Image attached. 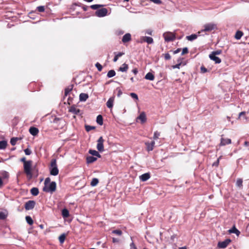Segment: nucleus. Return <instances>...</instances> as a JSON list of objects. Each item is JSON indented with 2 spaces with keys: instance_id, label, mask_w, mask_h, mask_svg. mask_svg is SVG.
<instances>
[{
  "instance_id": "obj_1",
  "label": "nucleus",
  "mask_w": 249,
  "mask_h": 249,
  "mask_svg": "<svg viewBox=\"0 0 249 249\" xmlns=\"http://www.w3.org/2000/svg\"><path fill=\"white\" fill-rule=\"evenodd\" d=\"M56 184L55 181L51 182L50 178H47L44 181V187L43 191L47 193H53L56 190Z\"/></svg>"
},
{
  "instance_id": "obj_2",
  "label": "nucleus",
  "mask_w": 249,
  "mask_h": 249,
  "mask_svg": "<svg viewBox=\"0 0 249 249\" xmlns=\"http://www.w3.org/2000/svg\"><path fill=\"white\" fill-rule=\"evenodd\" d=\"M50 174L52 176H57L58 174L59 170L57 168L56 159H52L49 168Z\"/></svg>"
},
{
  "instance_id": "obj_3",
  "label": "nucleus",
  "mask_w": 249,
  "mask_h": 249,
  "mask_svg": "<svg viewBox=\"0 0 249 249\" xmlns=\"http://www.w3.org/2000/svg\"><path fill=\"white\" fill-rule=\"evenodd\" d=\"M32 161L30 160H28L27 162H25L23 164L24 171L25 173L28 176H30V178L32 177Z\"/></svg>"
},
{
  "instance_id": "obj_4",
  "label": "nucleus",
  "mask_w": 249,
  "mask_h": 249,
  "mask_svg": "<svg viewBox=\"0 0 249 249\" xmlns=\"http://www.w3.org/2000/svg\"><path fill=\"white\" fill-rule=\"evenodd\" d=\"M163 36L166 42L172 41L176 38L175 35L171 32H166L163 34Z\"/></svg>"
},
{
  "instance_id": "obj_5",
  "label": "nucleus",
  "mask_w": 249,
  "mask_h": 249,
  "mask_svg": "<svg viewBox=\"0 0 249 249\" xmlns=\"http://www.w3.org/2000/svg\"><path fill=\"white\" fill-rule=\"evenodd\" d=\"M53 123L56 124L57 128H62L65 124V121L63 119L57 117L54 118Z\"/></svg>"
},
{
  "instance_id": "obj_6",
  "label": "nucleus",
  "mask_w": 249,
  "mask_h": 249,
  "mask_svg": "<svg viewBox=\"0 0 249 249\" xmlns=\"http://www.w3.org/2000/svg\"><path fill=\"white\" fill-rule=\"evenodd\" d=\"M216 28V25L213 23H208L204 25V29L200 31L201 33L204 32H210Z\"/></svg>"
},
{
  "instance_id": "obj_7",
  "label": "nucleus",
  "mask_w": 249,
  "mask_h": 249,
  "mask_svg": "<svg viewBox=\"0 0 249 249\" xmlns=\"http://www.w3.org/2000/svg\"><path fill=\"white\" fill-rule=\"evenodd\" d=\"M107 14V8H103L98 9L95 13V15L99 18L104 17Z\"/></svg>"
},
{
  "instance_id": "obj_8",
  "label": "nucleus",
  "mask_w": 249,
  "mask_h": 249,
  "mask_svg": "<svg viewBox=\"0 0 249 249\" xmlns=\"http://www.w3.org/2000/svg\"><path fill=\"white\" fill-rule=\"evenodd\" d=\"M104 140L102 137H100L97 140V149L99 152H103L104 151Z\"/></svg>"
},
{
  "instance_id": "obj_9",
  "label": "nucleus",
  "mask_w": 249,
  "mask_h": 249,
  "mask_svg": "<svg viewBox=\"0 0 249 249\" xmlns=\"http://www.w3.org/2000/svg\"><path fill=\"white\" fill-rule=\"evenodd\" d=\"M0 177L4 181V183L6 184L8 182V178H9V174L8 172L5 171H0Z\"/></svg>"
},
{
  "instance_id": "obj_10",
  "label": "nucleus",
  "mask_w": 249,
  "mask_h": 249,
  "mask_svg": "<svg viewBox=\"0 0 249 249\" xmlns=\"http://www.w3.org/2000/svg\"><path fill=\"white\" fill-rule=\"evenodd\" d=\"M36 202L34 200H29L25 204V209L26 210H31L34 209Z\"/></svg>"
},
{
  "instance_id": "obj_11",
  "label": "nucleus",
  "mask_w": 249,
  "mask_h": 249,
  "mask_svg": "<svg viewBox=\"0 0 249 249\" xmlns=\"http://www.w3.org/2000/svg\"><path fill=\"white\" fill-rule=\"evenodd\" d=\"M231 240L229 239H227L225 240L222 242H219L217 244V247L219 248L224 249L226 248L229 243L231 242Z\"/></svg>"
},
{
  "instance_id": "obj_12",
  "label": "nucleus",
  "mask_w": 249,
  "mask_h": 249,
  "mask_svg": "<svg viewBox=\"0 0 249 249\" xmlns=\"http://www.w3.org/2000/svg\"><path fill=\"white\" fill-rule=\"evenodd\" d=\"M146 42L148 44H152L153 43V39L151 37L142 36L141 38V42Z\"/></svg>"
},
{
  "instance_id": "obj_13",
  "label": "nucleus",
  "mask_w": 249,
  "mask_h": 249,
  "mask_svg": "<svg viewBox=\"0 0 249 249\" xmlns=\"http://www.w3.org/2000/svg\"><path fill=\"white\" fill-rule=\"evenodd\" d=\"M155 142L152 141L151 142H145V144L146 146V149L148 151H151L153 150L154 146L155 145Z\"/></svg>"
},
{
  "instance_id": "obj_14",
  "label": "nucleus",
  "mask_w": 249,
  "mask_h": 249,
  "mask_svg": "<svg viewBox=\"0 0 249 249\" xmlns=\"http://www.w3.org/2000/svg\"><path fill=\"white\" fill-rule=\"evenodd\" d=\"M201 32L199 31L197 32V34H192L190 36H186L187 39L189 41H192L195 39H196L198 36H201Z\"/></svg>"
},
{
  "instance_id": "obj_15",
  "label": "nucleus",
  "mask_w": 249,
  "mask_h": 249,
  "mask_svg": "<svg viewBox=\"0 0 249 249\" xmlns=\"http://www.w3.org/2000/svg\"><path fill=\"white\" fill-rule=\"evenodd\" d=\"M150 178V174L149 173H144L140 176V179L142 181H145L149 179Z\"/></svg>"
},
{
  "instance_id": "obj_16",
  "label": "nucleus",
  "mask_w": 249,
  "mask_h": 249,
  "mask_svg": "<svg viewBox=\"0 0 249 249\" xmlns=\"http://www.w3.org/2000/svg\"><path fill=\"white\" fill-rule=\"evenodd\" d=\"M137 119L140 120L142 124H143L146 121L145 113L144 112L141 113L140 115L137 117Z\"/></svg>"
},
{
  "instance_id": "obj_17",
  "label": "nucleus",
  "mask_w": 249,
  "mask_h": 249,
  "mask_svg": "<svg viewBox=\"0 0 249 249\" xmlns=\"http://www.w3.org/2000/svg\"><path fill=\"white\" fill-rule=\"evenodd\" d=\"M131 39V36L129 33L125 34L122 38V42L124 43H126Z\"/></svg>"
},
{
  "instance_id": "obj_18",
  "label": "nucleus",
  "mask_w": 249,
  "mask_h": 249,
  "mask_svg": "<svg viewBox=\"0 0 249 249\" xmlns=\"http://www.w3.org/2000/svg\"><path fill=\"white\" fill-rule=\"evenodd\" d=\"M29 132L32 135L35 136L38 134L39 130L36 127H31L29 129Z\"/></svg>"
},
{
  "instance_id": "obj_19",
  "label": "nucleus",
  "mask_w": 249,
  "mask_h": 249,
  "mask_svg": "<svg viewBox=\"0 0 249 249\" xmlns=\"http://www.w3.org/2000/svg\"><path fill=\"white\" fill-rule=\"evenodd\" d=\"M209 57L211 60L214 61L216 64H219L221 62V59L216 56L210 54L209 55Z\"/></svg>"
},
{
  "instance_id": "obj_20",
  "label": "nucleus",
  "mask_w": 249,
  "mask_h": 249,
  "mask_svg": "<svg viewBox=\"0 0 249 249\" xmlns=\"http://www.w3.org/2000/svg\"><path fill=\"white\" fill-rule=\"evenodd\" d=\"M114 98V97H110L109 98L107 102V106L109 108H112L113 106Z\"/></svg>"
},
{
  "instance_id": "obj_21",
  "label": "nucleus",
  "mask_w": 249,
  "mask_h": 249,
  "mask_svg": "<svg viewBox=\"0 0 249 249\" xmlns=\"http://www.w3.org/2000/svg\"><path fill=\"white\" fill-rule=\"evenodd\" d=\"M228 231L230 233H235L237 236H239V234H240V231L236 228L235 226H233L231 229H230Z\"/></svg>"
},
{
  "instance_id": "obj_22",
  "label": "nucleus",
  "mask_w": 249,
  "mask_h": 249,
  "mask_svg": "<svg viewBox=\"0 0 249 249\" xmlns=\"http://www.w3.org/2000/svg\"><path fill=\"white\" fill-rule=\"evenodd\" d=\"M89 98V95L87 93H81L79 95V100L81 102L86 101Z\"/></svg>"
},
{
  "instance_id": "obj_23",
  "label": "nucleus",
  "mask_w": 249,
  "mask_h": 249,
  "mask_svg": "<svg viewBox=\"0 0 249 249\" xmlns=\"http://www.w3.org/2000/svg\"><path fill=\"white\" fill-rule=\"evenodd\" d=\"M69 111L74 114L77 115L80 112V109L74 106H71L69 109Z\"/></svg>"
},
{
  "instance_id": "obj_24",
  "label": "nucleus",
  "mask_w": 249,
  "mask_h": 249,
  "mask_svg": "<svg viewBox=\"0 0 249 249\" xmlns=\"http://www.w3.org/2000/svg\"><path fill=\"white\" fill-rule=\"evenodd\" d=\"M231 140L230 139H224L222 138L221 140L220 144L221 145H225L226 144L231 143Z\"/></svg>"
},
{
  "instance_id": "obj_25",
  "label": "nucleus",
  "mask_w": 249,
  "mask_h": 249,
  "mask_svg": "<svg viewBox=\"0 0 249 249\" xmlns=\"http://www.w3.org/2000/svg\"><path fill=\"white\" fill-rule=\"evenodd\" d=\"M145 78L147 80L153 81L154 80L155 76L151 72H148L145 76Z\"/></svg>"
},
{
  "instance_id": "obj_26",
  "label": "nucleus",
  "mask_w": 249,
  "mask_h": 249,
  "mask_svg": "<svg viewBox=\"0 0 249 249\" xmlns=\"http://www.w3.org/2000/svg\"><path fill=\"white\" fill-rule=\"evenodd\" d=\"M86 160L88 163H91L97 160V158L90 156L87 157Z\"/></svg>"
},
{
  "instance_id": "obj_27",
  "label": "nucleus",
  "mask_w": 249,
  "mask_h": 249,
  "mask_svg": "<svg viewBox=\"0 0 249 249\" xmlns=\"http://www.w3.org/2000/svg\"><path fill=\"white\" fill-rule=\"evenodd\" d=\"M30 192L33 196H36L39 194V190L37 188L33 187L31 189Z\"/></svg>"
},
{
  "instance_id": "obj_28",
  "label": "nucleus",
  "mask_w": 249,
  "mask_h": 249,
  "mask_svg": "<svg viewBox=\"0 0 249 249\" xmlns=\"http://www.w3.org/2000/svg\"><path fill=\"white\" fill-rule=\"evenodd\" d=\"M89 153L92 156L97 157L98 158L101 157V155L98 152L95 150L90 149L89 151Z\"/></svg>"
},
{
  "instance_id": "obj_29",
  "label": "nucleus",
  "mask_w": 249,
  "mask_h": 249,
  "mask_svg": "<svg viewBox=\"0 0 249 249\" xmlns=\"http://www.w3.org/2000/svg\"><path fill=\"white\" fill-rule=\"evenodd\" d=\"M128 69V65L124 63L121 67H120L119 70L122 72H125Z\"/></svg>"
},
{
  "instance_id": "obj_30",
  "label": "nucleus",
  "mask_w": 249,
  "mask_h": 249,
  "mask_svg": "<svg viewBox=\"0 0 249 249\" xmlns=\"http://www.w3.org/2000/svg\"><path fill=\"white\" fill-rule=\"evenodd\" d=\"M62 215L64 218H67L69 216V212L67 209H63L62 211Z\"/></svg>"
},
{
  "instance_id": "obj_31",
  "label": "nucleus",
  "mask_w": 249,
  "mask_h": 249,
  "mask_svg": "<svg viewBox=\"0 0 249 249\" xmlns=\"http://www.w3.org/2000/svg\"><path fill=\"white\" fill-rule=\"evenodd\" d=\"M114 53L115 54V55L113 58V61L114 62H116L118 60L119 57L122 56L124 54V53L122 52H119L118 53Z\"/></svg>"
},
{
  "instance_id": "obj_32",
  "label": "nucleus",
  "mask_w": 249,
  "mask_h": 249,
  "mask_svg": "<svg viewBox=\"0 0 249 249\" xmlns=\"http://www.w3.org/2000/svg\"><path fill=\"white\" fill-rule=\"evenodd\" d=\"M7 143L6 141H0V149H4L6 148Z\"/></svg>"
},
{
  "instance_id": "obj_33",
  "label": "nucleus",
  "mask_w": 249,
  "mask_h": 249,
  "mask_svg": "<svg viewBox=\"0 0 249 249\" xmlns=\"http://www.w3.org/2000/svg\"><path fill=\"white\" fill-rule=\"evenodd\" d=\"M99 182V180L97 178H92L91 182H90V185L92 187L96 186Z\"/></svg>"
},
{
  "instance_id": "obj_34",
  "label": "nucleus",
  "mask_w": 249,
  "mask_h": 249,
  "mask_svg": "<svg viewBox=\"0 0 249 249\" xmlns=\"http://www.w3.org/2000/svg\"><path fill=\"white\" fill-rule=\"evenodd\" d=\"M96 122L100 125L103 124V117H102V115H99L97 116V118H96Z\"/></svg>"
},
{
  "instance_id": "obj_35",
  "label": "nucleus",
  "mask_w": 249,
  "mask_h": 249,
  "mask_svg": "<svg viewBox=\"0 0 249 249\" xmlns=\"http://www.w3.org/2000/svg\"><path fill=\"white\" fill-rule=\"evenodd\" d=\"M116 74V72L114 70H111L108 71L107 74V76L108 78H111L114 76Z\"/></svg>"
},
{
  "instance_id": "obj_36",
  "label": "nucleus",
  "mask_w": 249,
  "mask_h": 249,
  "mask_svg": "<svg viewBox=\"0 0 249 249\" xmlns=\"http://www.w3.org/2000/svg\"><path fill=\"white\" fill-rule=\"evenodd\" d=\"M243 35V34L242 32L238 31L236 32V33L235 34V38L236 39H240L241 38Z\"/></svg>"
},
{
  "instance_id": "obj_37",
  "label": "nucleus",
  "mask_w": 249,
  "mask_h": 249,
  "mask_svg": "<svg viewBox=\"0 0 249 249\" xmlns=\"http://www.w3.org/2000/svg\"><path fill=\"white\" fill-rule=\"evenodd\" d=\"M73 88V85H71L65 89V95L67 96L72 90Z\"/></svg>"
},
{
  "instance_id": "obj_38",
  "label": "nucleus",
  "mask_w": 249,
  "mask_h": 249,
  "mask_svg": "<svg viewBox=\"0 0 249 249\" xmlns=\"http://www.w3.org/2000/svg\"><path fill=\"white\" fill-rule=\"evenodd\" d=\"M25 219L27 223L30 225H32L33 224V220L31 216H26Z\"/></svg>"
},
{
  "instance_id": "obj_39",
  "label": "nucleus",
  "mask_w": 249,
  "mask_h": 249,
  "mask_svg": "<svg viewBox=\"0 0 249 249\" xmlns=\"http://www.w3.org/2000/svg\"><path fill=\"white\" fill-rule=\"evenodd\" d=\"M243 180L241 178H238L236 180V185L238 187H242L243 185Z\"/></svg>"
},
{
  "instance_id": "obj_40",
  "label": "nucleus",
  "mask_w": 249,
  "mask_h": 249,
  "mask_svg": "<svg viewBox=\"0 0 249 249\" xmlns=\"http://www.w3.org/2000/svg\"><path fill=\"white\" fill-rule=\"evenodd\" d=\"M66 238V235L64 233L62 234L59 237V241L60 243L62 244L64 243L65 240Z\"/></svg>"
},
{
  "instance_id": "obj_41",
  "label": "nucleus",
  "mask_w": 249,
  "mask_h": 249,
  "mask_svg": "<svg viewBox=\"0 0 249 249\" xmlns=\"http://www.w3.org/2000/svg\"><path fill=\"white\" fill-rule=\"evenodd\" d=\"M104 5L101 4H93L90 6V8L93 10H97L98 8L103 7Z\"/></svg>"
},
{
  "instance_id": "obj_42",
  "label": "nucleus",
  "mask_w": 249,
  "mask_h": 249,
  "mask_svg": "<svg viewBox=\"0 0 249 249\" xmlns=\"http://www.w3.org/2000/svg\"><path fill=\"white\" fill-rule=\"evenodd\" d=\"M18 140V138H17V137H13V138H11V140H10V143H11V145H16V142Z\"/></svg>"
},
{
  "instance_id": "obj_43",
  "label": "nucleus",
  "mask_w": 249,
  "mask_h": 249,
  "mask_svg": "<svg viewBox=\"0 0 249 249\" xmlns=\"http://www.w3.org/2000/svg\"><path fill=\"white\" fill-rule=\"evenodd\" d=\"M7 216V214L3 212H0V219L4 220Z\"/></svg>"
},
{
  "instance_id": "obj_44",
  "label": "nucleus",
  "mask_w": 249,
  "mask_h": 249,
  "mask_svg": "<svg viewBox=\"0 0 249 249\" xmlns=\"http://www.w3.org/2000/svg\"><path fill=\"white\" fill-rule=\"evenodd\" d=\"M112 233L116 234L118 235H121L122 234V231L120 230H113L112 231Z\"/></svg>"
},
{
  "instance_id": "obj_45",
  "label": "nucleus",
  "mask_w": 249,
  "mask_h": 249,
  "mask_svg": "<svg viewBox=\"0 0 249 249\" xmlns=\"http://www.w3.org/2000/svg\"><path fill=\"white\" fill-rule=\"evenodd\" d=\"M95 67L99 71H101L103 69L102 66L99 62H97L95 64Z\"/></svg>"
},
{
  "instance_id": "obj_46",
  "label": "nucleus",
  "mask_w": 249,
  "mask_h": 249,
  "mask_svg": "<svg viewBox=\"0 0 249 249\" xmlns=\"http://www.w3.org/2000/svg\"><path fill=\"white\" fill-rule=\"evenodd\" d=\"M85 128H86V130L87 132H89V131L92 130V129H95V127L94 126H90V125H86L85 126Z\"/></svg>"
},
{
  "instance_id": "obj_47",
  "label": "nucleus",
  "mask_w": 249,
  "mask_h": 249,
  "mask_svg": "<svg viewBox=\"0 0 249 249\" xmlns=\"http://www.w3.org/2000/svg\"><path fill=\"white\" fill-rule=\"evenodd\" d=\"M160 135V133L158 131H155L154 134L153 139L154 140L158 139Z\"/></svg>"
},
{
  "instance_id": "obj_48",
  "label": "nucleus",
  "mask_w": 249,
  "mask_h": 249,
  "mask_svg": "<svg viewBox=\"0 0 249 249\" xmlns=\"http://www.w3.org/2000/svg\"><path fill=\"white\" fill-rule=\"evenodd\" d=\"M36 9L39 12H43L45 10V7L44 6H39L37 7Z\"/></svg>"
},
{
  "instance_id": "obj_49",
  "label": "nucleus",
  "mask_w": 249,
  "mask_h": 249,
  "mask_svg": "<svg viewBox=\"0 0 249 249\" xmlns=\"http://www.w3.org/2000/svg\"><path fill=\"white\" fill-rule=\"evenodd\" d=\"M24 151L25 154L26 155H30L32 153V151H31V149H30L29 148H28L24 149Z\"/></svg>"
},
{
  "instance_id": "obj_50",
  "label": "nucleus",
  "mask_w": 249,
  "mask_h": 249,
  "mask_svg": "<svg viewBox=\"0 0 249 249\" xmlns=\"http://www.w3.org/2000/svg\"><path fill=\"white\" fill-rule=\"evenodd\" d=\"M130 95L131 97L132 98H133V99H135L137 101L138 100V96L136 93H131Z\"/></svg>"
},
{
  "instance_id": "obj_51",
  "label": "nucleus",
  "mask_w": 249,
  "mask_h": 249,
  "mask_svg": "<svg viewBox=\"0 0 249 249\" xmlns=\"http://www.w3.org/2000/svg\"><path fill=\"white\" fill-rule=\"evenodd\" d=\"M188 53V49L187 47H185L182 49L181 55H184Z\"/></svg>"
},
{
  "instance_id": "obj_52",
  "label": "nucleus",
  "mask_w": 249,
  "mask_h": 249,
  "mask_svg": "<svg viewBox=\"0 0 249 249\" xmlns=\"http://www.w3.org/2000/svg\"><path fill=\"white\" fill-rule=\"evenodd\" d=\"M182 64V62L180 61L179 63H178V64L175 65H173L172 66V68L173 69H179L180 68V65H181Z\"/></svg>"
},
{
  "instance_id": "obj_53",
  "label": "nucleus",
  "mask_w": 249,
  "mask_h": 249,
  "mask_svg": "<svg viewBox=\"0 0 249 249\" xmlns=\"http://www.w3.org/2000/svg\"><path fill=\"white\" fill-rule=\"evenodd\" d=\"M151 1L154 2V3L157 4H160L162 3V1L160 0H150Z\"/></svg>"
},
{
  "instance_id": "obj_54",
  "label": "nucleus",
  "mask_w": 249,
  "mask_h": 249,
  "mask_svg": "<svg viewBox=\"0 0 249 249\" xmlns=\"http://www.w3.org/2000/svg\"><path fill=\"white\" fill-rule=\"evenodd\" d=\"M130 249H138L133 242L130 244Z\"/></svg>"
},
{
  "instance_id": "obj_55",
  "label": "nucleus",
  "mask_w": 249,
  "mask_h": 249,
  "mask_svg": "<svg viewBox=\"0 0 249 249\" xmlns=\"http://www.w3.org/2000/svg\"><path fill=\"white\" fill-rule=\"evenodd\" d=\"M164 58L165 60H169L171 59V55L169 53H166L164 54Z\"/></svg>"
},
{
  "instance_id": "obj_56",
  "label": "nucleus",
  "mask_w": 249,
  "mask_h": 249,
  "mask_svg": "<svg viewBox=\"0 0 249 249\" xmlns=\"http://www.w3.org/2000/svg\"><path fill=\"white\" fill-rule=\"evenodd\" d=\"M220 53H221L220 51H216L213 52L212 53H211V54L216 56V55L219 54Z\"/></svg>"
},
{
  "instance_id": "obj_57",
  "label": "nucleus",
  "mask_w": 249,
  "mask_h": 249,
  "mask_svg": "<svg viewBox=\"0 0 249 249\" xmlns=\"http://www.w3.org/2000/svg\"><path fill=\"white\" fill-rule=\"evenodd\" d=\"M201 71L202 73H205L207 71V69L204 67H201L200 68Z\"/></svg>"
},
{
  "instance_id": "obj_58",
  "label": "nucleus",
  "mask_w": 249,
  "mask_h": 249,
  "mask_svg": "<svg viewBox=\"0 0 249 249\" xmlns=\"http://www.w3.org/2000/svg\"><path fill=\"white\" fill-rule=\"evenodd\" d=\"M4 184H5L4 181L1 179V178L0 177V188L2 187Z\"/></svg>"
},
{
  "instance_id": "obj_59",
  "label": "nucleus",
  "mask_w": 249,
  "mask_h": 249,
  "mask_svg": "<svg viewBox=\"0 0 249 249\" xmlns=\"http://www.w3.org/2000/svg\"><path fill=\"white\" fill-rule=\"evenodd\" d=\"M117 89L118 90L117 96L120 97L122 94V92L120 89Z\"/></svg>"
},
{
  "instance_id": "obj_60",
  "label": "nucleus",
  "mask_w": 249,
  "mask_h": 249,
  "mask_svg": "<svg viewBox=\"0 0 249 249\" xmlns=\"http://www.w3.org/2000/svg\"><path fill=\"white\" fill-rule=\"evenodd\" d=\"M112 242L113 243H118L119 242V240L116 238H112Z\"/></svg>"
},
{
  "instance_id": "obj_61",
  "label": "nucleus",
  "mask_w": 249,
  "mask_h": 249,
  "mask_svg": "<svg viewBox=\"0 0 249 249\" xmlns=\"http://www.w3.org/2000/svg\"><path fill=\"white\" fill-rule=\"evenodd\" d=\"M180 51H181V49L180 48H178L176 50L174 51V54H177V53H178L179 52H180Z\"/></svg>"
},
{
  "instance_id": "obj_62",
  "label": "nucleus",
  "mask_w": 249,
  "mask_h": 249,
  "mask_svg": "<svg viewBox=\"0 0 249 249\" xmlns=\"http://www.w3.org/2000/svg\"><path fill=\"white\" fill-rule=\"evenodd\" d=\"M132 72L134 74H137L138 73V70L137 69L135 68V69H134L133 70H132Z\"/></svg>"
},
{
  "instance_id": "obj_63",
  "label": "nucleus",
  "mask_w": 249,
  "mask_h": 249,
  "mask_svg": "<svg viewBox=\"0 0 249 249\" xmlns=\"http://www.w3.org/2000/svg\"><path fill=\"white\" fill-rule=\"evenodd\" d=\"M20 161L23 162L24 164L25 162H27V161L26 160V158L25 157H23L20 159Z\"/></svg>"
},
{
  "instance_id": "obj_64",
  "label": "nucleus",
  "mask_w": 249,
  "mask_h": 249,
  "mask_svg": "<svg viewBox=\"0 0 249 249\" xmlns=\"http://www.w3.org/2000/svg\"><path fill=\"white\" fill-rule=\"evenodd\" d=\"M152 31L150 30H148L146 31V34H148V35H152Z\"/></svg>"
}]
</instances>
